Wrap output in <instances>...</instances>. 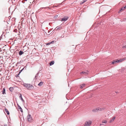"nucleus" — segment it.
Here are the masks:
<instances>
[{"label":"nucleus","instance_id":"1","mask_svg":"<svg viewBox=\"0 0 126 126\" xmlns=\"http://www.w3.org/2000/svg\"><path fill=\"white\" fill-rule=\"evenodd\" d=\"M23 85L29 90H32L34 89V87L32 84L26 83H24Z\"/></svg>","mask_w":126,"mask_h":126},{"label":"nucleus","instance_id":"2","mask_svg":"<svg viewBox=\"0 0 126 126\" xmlns=\"http://www.w3.org/2000/svg\"><path fill=\"white\" fill-rule=\"evenodd\" d=\"M27 119L29 122H31L32 120V117L30 114H29L27 117Z\"/></svg>","mask_w":126,"mask_h":126},{"label":"nucleus","instance_id":"3","mask_svg":"<svg viewBox=\"0 0 126 126\" xmlns=\"http://www.w3.org/2000/svg\"><path fill=\"white\" fill-rule=\"evenodd\" d=\"M101 109L99 108H96L95 109H94L92 110V111L94 112H96L98 111L99 110L101 111Z\"/></svg>","mask_w":126,"mask_h":126},{"label":"nucleus","instance_id":"4","mask_svg":"<svg viewBox=\"0 0 126 126\" xmlns=\"http://www.w3.org/2000/svg\"><path fill=\"white\" fill-rule=\"evenodd\" d=\"M68 17L67 16H65L62 18L61 19L62 21H65L67 20Z\"/></svg>","mask_w":126,"mask_h":126},{"label":"nucleus","instance_id":"5","mask_svg":"<svg viewBox=\"0 0 126 126\" xmlns=\"http://www.w3.org/2000/svg\"><path fill=\"white\" fill-rule=\"evenodd\" d=\"M119 61L118 60V59H116L114 60L113 61H112L111 63L112 64H114V63H119Z\"/></svg>","mask_w":126,"mask_h":126},{"label":"nucleus","instance_id":"6","mask_svg":"<svg viewBox=\"0 0 126 126\" xmlns=\"http://www.w3.org/2000/svg\"><path fill=\"white\" fill-rule=\"evenodd\" d=\"M85 123L88 126H89L92 123V122L91 121H88L86 122Z\"/></svg>","mask_w":126,"mask_h":126},{"label":"nucleus","instance_id":"7","mask_svg":"<svg viewBox=\"0 0 126 126\" xmlns=\"http://www.w3.org/2000/svg\"><path fill=\"white\" fill-rule=\"evenodd\" d=\"M88 72H84V71H82L80 73V74H83L85 75H87L88 74Z\"/></svg>","mask_w":126,"mask_h":126},{"label":"nucleus","instance_id":"8","mask_svg":"<svg viewBox=\"0 0 126 126\" xmlns=\"http://www.w3.org/2000/svg\"><path fill=\"white\" fill-rule=\"evenodd\" d=\"M126 8V6L124 7H123L121 8L120 10L118 12L119 13L120 12L121 10H124Z\"/></svg>","mask_w":126,"mask_h":126},{"label":"nucleus","instance_id":"9","mask_svg":"<svg viewBox=\"0 0 126 126\" xmlns=\"http://www.w3.org/2000/svg\"><path fill=\"white\" fill-rule=\"evenodd\" d=\"M19 94L20 95V96H19V98L23 102H24V100L23 99L22 97V95L21 94Z\"/></svg>","mask_w":126,"mask_h":126},{"label":"nucleus","instance_id":"10","mask_svg":"<svg viewBox=\"0 0 126 126\" xmlns=\"http://www.w3.org/2000/svg\"><path fill=\"white\" fill-rule=\"evenodd\" d=\"M125 60V58H123L122 59H120L119 60H118L119 61V62H122L124 60Z\"/></svg>","mask_w":126,"mask_h":126},{"label":"nucleus","instance_id":"11","mask_svg":"<svg viewBox=\"0 0 126 126\" xmlns=\"http://www.w3.org/2000/svg\"><path fill=\"white\" fill-rule=\"evenodd\" d=\"M2 94H5V88H3V90L2 91Z\"/></svg>","mask_w":126,"mask_h":126},{"label":"nucleus","instance_id":"12","mask_svg":"<svg viewBox=\"0 0 126 126\" xmlns=\"http://www.w3.org/2000/svg\"><path fill=\"white\" fill-rule=\"evenodd\" d=\"M58 27H57L55 29L56 30H59L62 29V27H60L59 28H58Z\"/></svg>","mask_w":126,"mask_h":126},{"label":"nucleus","instance_id":"13","mask_svg":"<svg viewBox=\"0 0 126 126\" xmlns=\"http://www.w3.org/2000/svg\"><path fill=\"white\" fill-rule=\"evenodd\" d=\"M4 110L6 112L8 115H9V112L7 109L5 108L4 109Z\"/></svg>","mask_w":126,"mask_h":126},{"label":"nucleus","instance_id":"14","mask_svg":"<svg viewBox=\"0 0 126 126\" xmlns=\"http://www.w3.org/2000/svg\"><path fill=\"white\" fill-rule=\"evenodd\" d=\"M115 117H114L110 121V123H111L115 119Z\"/></svg>","mask_w":126,"mask_h":126},{"label":"nucleus","instance_id":"15","mask_svg":"<svg viewBox=\"0 0 126 126\" xmlns=\"http://www.w3.org/2000/svg\"><path fill=\"white\" fill-rule=\"evenodd\" d=\"M23 52L21 50H20L18 54L19 55H21L23 53Z\"/></svg>","mask_w":126,"mask_h":126},{"label":"nucleus","instance_id":"16","mask_svg":"<svg viewBox=\"0 0 126 126\" xmlns=\"http://www.w3.org/2000/svg\"><path fill=\"white\" fill-rule=\"evenodd\" d=\"M54 61H51L49 63V64L50 65H51L53 64H54Z\"/></svg>","mask_w":126,"mask_h":126},{"label":"nucleus","instance_id":"17","mask_svg":"<svg viewBox=\"0 0 126 126\" xmlns=\"http://www.w3.org/2000/svg\"><path fill=\"white\" fill-rule=\"evenodd\" d=\"M85 85V84H83L80 85V88L81 89L83 87H84Z\"/></svg>","mask_w":126,"mask_h":126},{"label":"nucleus","instance_id":"18","mask_svg":"<svg viewBox=\"0 0 126 126\" xmlns=\"http://www.w3.org/2000/svg\"><path fill=\"white\" fill-rule=\"evenodd\" d=\"M43 82L41 81L38 84V85L40 86H41L43 84Z\"/></svg>","mask_w":126,"mask_h":126},{"label":"nucleus","instance_id":"19","mask_svg":"<svg viewBox=\"0 0 126 126\" xmlns=\"http://www.w3.org/2000/svg\"><path fill=\"white\" fill-rule=\"evenodd\" d=\"M9 90L11 92H12L14 90L13 88L12 87H10L9 88Z\"/></svg>","mask_w":126,"mask_h":126},{"label":"nucleus","instance_id":"20","mask_svg":"<svg viewBox=\"0 0 126 126\" xmlns=\"http://www.w3.org/2000/svg\"><path fill=\"white\" fill-rule=\"evenodd\" d=\"M18 107L19 108V109L20 111L21 112H23V110H22V109L21 108V107L19 106H18Z\"/></svg>","mask_w":126,"mask_h":126},{"label":"nucleus","instance_id":"21","mask_svg":"<svg viewBox=\"0 0 126 126\" xmlns=\"http://www.w3.org/2000/svg\"><path fill=\"white\" fill-rule=\"evenodd\" d=\"M107 121L106 120H104L102 121V123H107Z\"/></svg>","mask_w":126,"mask_h":126},{"label":"nucleus","instance_id":"22","mask_svg":"<svg viewBox=\"0 0 126 126\" xmlns=\"http://www.w3.org/2000/svg\"><path fill=\"white\" fill-rule=\"evenodd\" d=\"M25 67H24L22 70L19 71V74H20L21 72L24 69Z\"/></svg>","mask_w":126,"mask_h":126},{"label":"nucleus","instance_id":"23","mask_svg":"<svg viewBox=\"0 0 126 126\" xmlns=\"http://www.w3.org/2000/svg\"><path fill=\"white\" fill-rule=\"evenodd\" d=\"M21 61H20V62H18L17 63H16L17 65H16L17 64H21Z\"/></svg>","mask_w":126,"mask_h":126},{"label":"nucleus","instance_id":"24","mask_svg":"<svg viewBox=\"0 0 126 126\" xmlns=\"http://www.w3.org/2000/svg\"><path fill=\"white\" fill-rule=\"evenodd\" d=\"M51 43H50V42H49L47 43L46 44V45H50Z\"/></svg>","mask_w":126,"mask_h":126},{"label":"nucleus","instance_id":"25","mask_svg":"<svg viewBox=\"0 0 126 126\" xmlns=\"http://www.w3.org/2000/svg\"><path fill=\"white\" fill-rule=\"evenodd\" d=\"M20 74H19V73L18 74H17L16 75V77H18V75H19Z\"/></svg>","mask_w":126,"mask_h":126},{"label":"nucleus","instance_id":"26","mask_svg":"<svg viewBox=\"0 0 126 126\" xmlns=\"http://www.w3.org/2000/svg\"><path fill=\"white\" fill-rule=\"evenodd\" d=\"M42 8H44V9H47V8H49V7H42Z\"/></svg>","mask_w":126,"mask_h":126},{"label":"nucleus","instance_id":"27","mask_svg":"<svg viewBox=\"0 0 126 126\" xmlns=\"http://www.w3.org/2000/svg\"><path fill=\"white\" fill-rule=\"evenodd\" d=\"M123 48H126V45L125 46H124L123 47Z\"/></svg>","mask_w":126,"mask_h":126},{"label":"nucleus","instance_id":"28","mask_svg":"<svg viewBox=\"0 0 126 126\" xmlns=\"http://www.w3.org/2000/svg\"><path fill=\"white\" fill-rule=\"evenodd\" d=\"M84 3V2L82 1L80 3V5H81Z\"/></svg>","mask_w":126,"mask_h":126},{"label":"nucleus","instance_id":"29","mask_svg":"<svg viewBox=\"0 0 126 126\" xmlns=\"http://www.w3.org/2000/svg\"><path fill=\"white\" fill-rule=\"evenodd\" d=\"M50 42L51 44H53V43H54V41H52L51 42Z\"/></svg>","mask_w":126,"mask_h":126},{"label":"nucleus","instance_id":"30","mask_svg":"<svg viewBox=\"0 0 126 126\" xmlns=\"http://www.w3.org/2000/svg\"><path fill=\"white\" fill-rule=\"evenodd\" d=\"M86 0H83L82 1L84 2V3L86 1Z\"/></svg>","mask_w":126,"mask_h":126},{"label":"nucleus","instance_id":"31","mask_svg":"<svg viewBox=\"0 0 126 126\" xmlns=\"http://www.w3.org/2000/svg\"><path fill=\"white\" fill-rule=\"evenodd\" d=\"M124 20V21H126V18H124L123 19Z\"/></svg>","mask_w":126,"mask_h":126},{"label":"nucleus","instance_id":"32","mask_svg":"<svg viewBox=\"0 0 126 126\" xmlns=\"http://www.w3.org/2000/svg\"><path fill=\"white\" fill-rule=\"evenodd\" d=\"M58 17V15H56L55 16V18H57Z\"/></svg>","mask_w":126,"mask_h":126},{"label":"nucleus","instance_id":"33","mask_svg":"<svg viewBox=\"0 0 126 126\" xmlns=\"http://www.w3.org/2000/svg\"><path fill=\"white\" fill-rule=\"evenodd\" d=\"M87 126V125L85 123L84 125V126Z\"/></svg>","mask_w":126,"mask_h":126},{"label":"nucleus","instance_id":"34","mask_svg":"<svg viewBox=\"0 0 126 126\" xmlns=\"http://www.w3.org/2000/svg\"><path fill=\"white\" fill-rule=\"evenodd\" d=\"M58 5H57V6L55 5V7H58Z\"/></svg>","mask_w":126,"mask_h":126},{"label":"nucleus","instance_id":"35","mask_svg":"<svg viewBox=\"0 0 126 126\" xmlns=\"http://www.w3.org/2000/svg\"><path fill=\"white\" fill-rule=\"evenodd\" d=\"M37 77V75H36L35 76V78L36 77Z\"/></svg>","mask_w":126,"mask_h":126},{"label":"nucleus","instance_id":"36","mask_svg":"<svg viewBox=\"0 0 126 126\" xmlns=\"http://www.w3.org/2000/svg\"><path fill=\"white\" fill-rule=\"evenodd\" d=\"M4 126H7V125H4Z\"/></svg>","mask_w":126,"mask_h":126},{"label":"nucleus","instance_id":"37","mask_svg":"<svg viewBox=\"0 0 126 126\" xmlns=\"http://www.w3.org/2000/svg\"><path fill=\"white\" fill-rule=\"evenodd\" d=\"M17 106L18 107V106H19L18 104H17Z\"/></svg>","mask_w":126,"mask_h":126},{"label":"nucleus","instance_id":"38","mask_svg":"<svg viewBox=\"0 0 126 126\" xmlns=\"http://www.w3.org/2000/svg\"><path fill=\"white\" fill-rule=\"evenodd\" d=\"M25 1H27V0H25Z\"/></svg>","mask_w":126,"mask_h":126}]
</instances>
